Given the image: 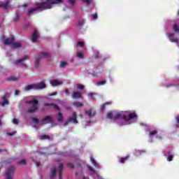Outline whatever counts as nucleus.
<instances>
[{"label": "nucleus", "mask_w": 179, "mask_h": 179, "mask_svg": "<svg viewBox=\"0 0 179 179\" xmlns=\"http://www.w3.org/2000/svg\"><path fill=\"white\" fill-rule=\"evenodd\" d=\"M176 122H178V124L175 125V127L178 128L179 127V116L176 117Z\"/></svg>", "instance_id": "47"}, {"label": "nucleus", "mask_w": 179, "mask_h": 179, "mask_svg": "<svg viewBox=\"0 0 179 179\" xmlns=\"http://www.w3.org/2000/svg\"><path fill=\"white\" fill-rule=\"evenodd\" d=\"M142 153H145V151L139 150H135V151H134L135 156H139V155H142Z\"/></svg>", "instance_id": "29"}, {"label": "nucleus", "mask_w": 179, "mask_h": 179, "mask_svg": "<svg viewBox=\"0 0 179 179\" xmlns=\"http://www.w3.org/2000/svg\"><path fill=\"white\" fill-rule=\"evenodd\" d=\"M88 96H90L93 100H96V98L94 97V94L93 92L89 93Z\"/></svg>", "instance_id": "46"}, {"label": "nucleus", "mask_w": 179, "mask_h": 179, "mask_svg": "<svg viewBox=\"0 0 179 179\" xmlns=\"http://www.w3.org/2000/svg\"><path fill=\"white\" fill-rule=\"evenodd\" d=\"M101 111H104V110H106V105L104 103L101 106Z\"/></svg>", "instance_id": "50"}, {"label": "nucleus", "mask_w": 179, "mask_h": 179, "mask_svg": "<svg viewBox=\"0 0 179 179\" xmlns=\"http://www.w3.org/2000/svg\"><path fill=\"white\" fill-rule=\"evenodd\" d=\"M55 174H57V169L55 167L52 168L51 174H50V179H54L55 178Z\"/></svg>", "instance_id": "22"}, {"label": "nucleus", "mask_w": 179, "mask_h": 179, "mask_svg": "<svg viewBox=\"0 0 179 179\" xmlns=\"http://www.w3.org/2000/svg\"><path fill=\"white\" fill-rule=\"evenodd\" d=\"M62 83H61L57 80H52L50 81V85L52 86H58V85H62Z\"/></svg>", "instance_id": "23"}, {"label": "nucleus", "mask_w": 179, "mask_h": 179, "mask_svg": "<svg viewBox=\"0 0 179 179\" xmlns=\"http://www.w3.org/2000/svg\"><path fill=\"white\" fill-rule=\"evenodd\" d=\"M62 0H45V2H42V3H45V6H50L51 8H52V5L55 3H61Z\"/></svg>", "instance_id": "8"}, {"label": "nucleus", "mask_w": 179, "mask_h": 179, "mask_svg": "<svg viewBox=\"0 0 179 179\" xmlns=\"http://www.w3.org/2000/svg\"><path fill=\"white\" fill-rule=\"evenodd\" d=\"M48 57H50V53L41 52L39 55L36 57V60L34 62L36 69H38V66H40V59H41V58H48Z\"/></svg>", "instance_id": "4"}, {"label": "nucleus", "mask_w": 179, "mask_h": 179, "mask_svg": "<svg viewBox=\"0 0 179 179\" xmlns=\"http://www.w3.org/2000/svg\"><path fill=\"white\" fill-rule=\"evenodd\" d=\"M65 93H66V94H69V90L66 89L65 90Z\"/></svg>", "instance_id": "57"}, {"label": "nucleus", "mask_w": 179, "mask_h": 179, "mask_svg": "<svg viewBox=\"0 0 179 179\" xmlns=\"http://www.w3.org/2000/svg\"><path fill=\"white\" fill-rule=\"evenodd\" d=\"M7 134L8 135V136H13V135H15V133H7Z\"/></svg>", "instance_id": "56"}, {"label": "nucleus", "mask_w": 179, "mask_h": 179, "mask_svg": "<svg viewBox=\"0 0 179 179\" xmlns=\"http://www.w3.org/2000/svg\"><path fill=\"white\" fill-rule=\"evenodd\" d=\"M13 122L14 124H15V125H17V124H19V121H18L17 119H16V118H14V119L13 120Z\"/></svg>", "instance_id": "49"}, {"label": "nucleus", "mask_w": 179, "mask_h": 179, "mask_svg": "<svg viewBox=\"0 0 179 179\" xmlns=\"http://www.w3.org/2000/svg\"><path fill=\"white\" fill-rule=\"evenodd\" d=\"M32 121L35 124H40V121L37 119V117H32Z\"/></svg>", "instance_id": "41"}, {"label": "nucleus", "mask_w": 179, "mask_h": 179, "mask_svg": "<svg viewBox=\"0 0 179 179\" xmlns=\"http://www.w3.org/2000/svg\"><path fill=\"white\" fill-rule=\"evenodd\" d=\"M90 159L93 166H94V167H97V162H96V159L93 158V156H90Z\"/></svg>", "instance_id": "25"}, {"label": "nucleus", "mask_w": 179, "mask_h": 179, "mask_svg": "<svg viewBox=\"0 0 179 179\" xmlns=\"http://www.w3.org/2000/svg\"><path fill=\"white\" fill-rule=\"evenodd\" d=\"M85 45V42L79 41L77 43V47H83Z\"/></svg>", "instance_id": "40"}, {"label": "nucleus", "mask_w": 179, "mask_h": 179, "mask_svg": "<svg viewBox=\"0 0 179 179\" xmlns=\"http://www.w3.org/2000/svg\"><path fill=\"white\" fill-rule=\"evenodd\" d=\"M106 83H107V80H103L96 83V86H103V85H106Z\"/></svg>", "instance_id": "33"}, {"label": "nucleus", "mask_w": 179, "mask_h": 179, "mask_svg": "<svg viewBox=\"0 0 179 179\" xmlns=\"http://www.w3.org/2000/svg\"><path fill=\"white\" fill-rule=\"evenodd\" d=\"M19 93H20L19 91H17V90L15 91V96H17V94H19Z\"/></svg>", "instance_id": "58"}, {"label": "nucleus", "mask_w": 179, "mask_h": 179, "mask_svg": "<svg viewBox=\"0 0 179 179\" xmlns=\"http://www.w3.org/2000/svg\"><path fill=\"white\" fill-rule=\"evenodd\" d=\"M83 2H84L85 3H87V5L89 6V5H90V3H92V0H82Z\"/></svg>", "instance_id": "43"}, {"label": "nucleus", "mask_w": 179, "mask_h": 179, "mask_svg": "<svg viewBox=\"0 0 179 179\" xmlns=\"http://www.w3.org/2000/svg\"><path fill=\"white\" fill-rule=\"evenodd\" d=\"M40 139H41V141H44L45 139L50 140V139H51V137H50V136L43 134L42 136H40Z\"/></svg>", "instance_id": "28"}, {"label": "nucleus", "mask_w": 179, "mask_h": 179, "mask_svg": "<svg viewBox=\"0 0 179 179\" xmlns=\"http://www.w3.org/2000/svg\"><path fill=\"white\" fill-rule=\"evenodd\" d=\"M15 166H10L6 171V179H13L12 177L15 174Z\"/></svg>", "instance_id": "6"}, {"label": "nucleus", "mask_w": 179, "mask_h": 179, "mask_svg": "<svg viewBox=\"0 0 179 179\" xmlns=\"http://www.w3.org/2000/svg\"><path fill=\"white\" fill-rule=\"evenodd\" d=\"M27 164L26 159H22L21 161L17 162V164H19L20 166H26Z\"/></svg>", "instance_id": "34"}, {"label": "nucleus", "mask_w": 179, "mask_h": 179, "mask_svg": "<svg viewBox=\"0 0 179 179\" xmlns=\"http://www.w3.org/2000/svg\"><path fill=\"white\" fill-rule=\"evenodd\" d=\"M33 90H36V84L29 85L24 88L25 92H29Z\"/></svg>", "instance_id": "21"}, {"label": "nucleus", "mask_w": 179, "mask_h": 179, "mask_svg": "<svg viewBox=\"0 0 179 179\" xmlns=\"http://www.w3.org/2000/svg\"><path fill=\"white\" fill-rule=\"evenodd\" d=\"M62 170H64V165L62 164H59L58 167L59 174H62Z\"/></svg>", "instance_id": "31"}, {"label": "nucleus", "mask_w": 179, "mask_h": 179, "mask_svg": "<svg viewBox=\"0 0 179 179\" xmlns=\"http://www.w3.org/2000/svg\"><path fill=\"white\" fill-rule=\"evenodd\" d=\"M43 106L45 107H52V108H53L54 110H58L59 113L57 116V121L59 122H62V121H64V115H62V113H61V108H59V106H58V105L52 103H44Z\"/></svg>", "instance_id": "2"}, {"label": "nucleus", "mask_w": 179, "mask_h": 179, "mask_svg": "<svg viewBox=\"0 0 179 179\" xmlns=\"http://www.w3.org/2000/svg\"><path fill=\"white\" fill-rule=\"evenodd\" d=\"M113 120H125V115L117 113L113 115Z\"/></svg>", "instance_id": "17"}, {"label": "nucleus", "mask_w": 179, "mask_h": 179, "mask_svg": "<svg viewBox=\"0 0 179 179\" xmlns=\"http://www.w3.org/2000/svg\"><path fill=\"white\" fill-rule=\"evenodd\" d=\"M56 94H57V92H53V93H52V94H50V96H56Z\"/></svg>", "instance_id": "60"}, {"label": "nucleus", "mask_w": 179, "mask_h": 179, "mask_svg": "<svg viewBox=\"0 0 179 179\" xmlns=\"http://www.w3.org/2000/svg\"><path fill=\"white\" fill-rule=\"evenodd\" d=\"M69 3H71L72 6H75V2H76V0H68Z\"/></svg>", "instance_id": "44"}, {"label": "nucleus", "mask_w": 179, "mask_h": 179, "mask_svg": "<svg viewBox=\"0 0 179 179\" xmlns=\"http://www.w3.org/2000/svg\"><path fill=\"white\" fill-rule=\"evenodd\" d=\"M6 104H9V101H8V99H6V94L3 96V103H2L3 107L4 106H6Z\"/></svg>", "instance_id": "27"}, {"label": "nucleus", "mask_w": 179, "mask_h": 179, "mask_svg": "<svg viewBox=\"0 0 179 179\" xmlns=\"http://www.w3.org/2000/svg\"><path fill=\"white\" fill-rule=\"evenodd\" d=\"M27 6H29V5L26 3L22 5V8H27Z\"/></svg>", "instance_id": "59"}, {"label": "nucleus", "mask_w": 179, "mask_h": 179, "mask_svg": "<svg viewBox=\"0 0 179 179\" xmlns=\"http://www.w3.org/2000/svg\"><path fill=\"white\" fill-rule=\"evenodd\" d=\"M47 85H45V83H44V81H42L38 84H35V90H41L43 89H45Z\"/></svg>", "instance_id": "12"}, {"label": "nucleus", "mask_w": 179, "mask_h": 179, "mask_svg": "<svg viewBox=\"0 0 179 179\" xmlns=\"http://www.w3.org/2000/svg\"><path fill=\"white\" fill-rule=\"evenodd\" d=\"M167 36L170 41H171V43H178L179 39L178 38L176 37V34L169 33V34H167Z\"/></svg>", "instance_id": "11"}, {"label": "nucleus", "mask_w": 179, "mask_h": 179, "mask_svg": "<svg viewBox=\"0 0 179 179\" xmlns=\"http://www.w3.org/2000/svg\"><path fill=\"white\" fill-rule=\"evenodd\" d=\"M59 179H62V174H59Z\"/></svg>", "instance_id": "61"}, {"label": "nucleus", "mask_w": 179, "mask_h": 179, "mask_svg": "<svg viewBox=\"0 0 179 179\" xmlns=\"http://www.w3.org/2000/svg\"><path fill=\"white\" fill-rule=\"evenodd\" d=\"M66 65H68V63L66 62H61L59 64V68H66Z\"/></svg>", "instance_id": "36"}, {"label": "nucleus", "mask_w": 179, "mask_h": 179, "mask_svg": "<svg viewBox=\"0 0 179 179\" xmlns=\"http://www.w3.org/2000/svg\"><path fill=\"white\" fill-rule=\"evenodd\" d=\"M88 169L90 170V171L92 172V174H94L96 173V171L93 169V168L90 166H88Z\"/></svg>", "instance_id": "45"}, {"label": "nucleus", "mask_w": 179, "mask_h": 179, "mask_svg": "<svg viewBox=\"0 0 179 179\" xmlns=\"http://www.w3.org/2000/svg\"><path fill=\"white\" fill-rule=\"evenodd\" d=\"M85 114H87V115H89L90 117H93L96 115V113H92V109H90L88 110H85Z\"/></svg>", "instance_id": "24"}, {"label": "nucleus", "mask_w": 179, "mask_h": 179, "mask_svg": "<svg viewBox=\"0 0 179 179\" xmlns=\"http://www.w3.org/2000/svg\"><path fill=\"white\" fill-rule=\"evenodd\" d=\"M78 88L80 89V90H83V89H85V86L82 85H78Z\"/></svg>", "instance_id": "51"}, {"label": "nucleus", "mask_w": 179, "mask_h": 179, "mask_svg": "<svg viewBox=\"0 0 179 179\" xmlns=\"http://www.w3.org/2000/svg\"><path fill=\"white\" fill-rule=\"evenodd\" d=\"M87 122H88V124H92V122H92V121L90 120V121H88Z\"/></svg>", "instance_id": "64"}, {"label": "nucleus", "mask_w": 179, "mask_h": 179, "mask_svg": "<svg viewBox=\"0 0 179 179\" xmlns=\"http://www.w3.org/2000/svg\"><path fill=\"white\" fill-rule=\"evenodd\" d=\"M71 122L69 121V119L67 120V121L65 122V123L64 124V127H66V125H68Z\"/></svg>", "instance_id": "53"}, {"label": "nucleus", "mask_w": 179, "mask_h": 179, "mask_svg": "<svg viewBox=\"0 0 179 179\" xmlns=\"http://www.w3.org/2000/svg\"><path fill=\"white\" fill-rule=\"evenodd\" d=\"M13 46L14 47V48H20V47H22V44H20V43L17 42H13Z\"/></svg>", "instance_id": "37"}, {"label": "nucleus", "mask_w": 179, "mask_h": 179, "mask_svg": "<svg viewBox=\"0 0 179 179\" xmlns=\"http://www.w3.org/2000/svg\"><path fill=\"white\" fill-rule=\"evenodd\" d=\"M71 97H73V99H80L82 97V94L79 92H73Z\"/></svg>", "instance_id": "20"}, {"label": "nucleus", "mask_w": 179, "mask_h": 179, "mask_svg": "<svg viewBox=\"0 0 179 179\" xmlns=\"http://www.w3.org/2000/svg\"><path fill=\"white\" fill-rule=\"evenodd\" d=\"M19 19H20V15L17 11H15V16L14 17V22H18Z\"/></svg>", "instance_id": "30"}, {"label": "nucleus", "mask_w": 179, "mask_h": 179, "mask_svg": "<svg viewBox=\"0 0 179 179\" xmlns=\"http://www.w3.org/2000/svg\"><path fill=\"white\" fill-rule=\"evenodd\" d=\"M52 122H54V119L52 117L47 115L41 120L39 124L41 125H45L46 124H52Z\"/></svg>", "instance_id": "7"}, {"label": "nucleus", "mask_w": 179, "mask_h": 179, "mask_svg": "<svg viewBox=\"0 0 179 179\" xmlns=\"http://www.w3.org/2000/svg\"><path fill=\"white\" fill-rule=\"evenodd\" d=\"M135 118H138V115L135 113H131L127 116L124 115V120L126 122H128V121H130V120H134Z\"/></svg>", "instance_id": "10"}, {"label": "nucleus", "mask_w": 179, "mask_h": 179, "mask_svg": "<svg viewBox=\"0 0 179 179\" xmlns=\"http://www.w3.org/2000/svg\"><path fill=\"white\" fill-rule=\"evenodd\" d=\"M157 134V130H153V131L149 132V136H150V138H152V136H153V135H156Z\"/></svg>", "instance_id": "38"}, {"label": "nucleus", "mask_w": 179, "mask_h": 179, "mask_svg": "<svg viewBox=\"0 0 179 179\" xmlns=\"http://www.w3.org/2000/svg\"><path fill=\"white\" fill-rule=\"evenodd\" d=\"M67 166L69 167V169H73V164L72 163L67 164Z\"/></svg>", "instance_id": "52"}, {"label": "nucleus", "mask_w": 179, "mask_h": 179, "mask_svg": "<svg viewBox=\"0 0 179 179\" xmlns=\"http://www.w3.org/2000/svg\"><path fill=\"white\" fill-rule=\"evenodd\" d=\"M10 0H7L6 2H1L0 1V8H3V9H9L10 8Z\"/></svg>", "instance_id": "13"}, {"label": "nucleus", "mask_w": 179, "mask_h": 179, "mask_svg": "<svg viewBox=\"0 0 179 179\" xmlns=\"http://www.w3.org/2000/svg\"><path fill=\"white\" fill-rule=\"evenodd\" d=\"M27 104H32V106H29L27 113H36L38 110V100L32 99L27 101Z\"/></svg>", "instance_id": "3"}, {"label": "nucleus", "mask_w": 179, "mask_h": 179, "mask_svg": "<svg viewBox=\"0 0 179 179\" xmlns=\"http://www.w3.org/2000/svg\"><path fill=\"white\" fill-rule=\"evenodd\" d=\"M92 76H94V78H99V75L96 73H92Z\"/></svg>", "instance_id": "54"}, {"label": "nucleus", "mask_w": 179, "mask_h": 179, "mask_svg": "<svg viewBox=\"0 0 179 179\" xmlns=\"http://www.w3.org/2000/svg\"><path fill=\"white\" fill-rule=\"evenodd\" d=\"M130 155H128L126 157H122L119 158V163H122V164H124V163H125V162H127V160H128V159H129Z\"/></svg>", "instance_id": "19"}, {"label": "nucleus", "mask_w": 179, "mask_h": 179, "mask_svg": "<svg viewBox=\"0 0 179 179\" xmlns=\"http://www.w3.org/2000/svg\"><path fill=\"white\" fill-rule=\"evenodd\" d=\"M27 59H30V57H29L28 55H25L22 58L14 61L13 64L14 65H17V66H22V68L27 69V64L24 63V62Z\"/></svg>", "instance_id": "5"}, {"label": "nucleus", "mask_w": 179, "mask_h": 179, "mask_svg": "<svg viewBox=\"0 0 179 179\" xmlns=\"http://www.w3.org/2000/svg\"><path fill=\"white\" fill-rule=\"evenodd\" d=\"M106 117L109 118V120H114V115H113V112H109L106 115Z\"/></svg>", "instance_id": "35"}, {"label": "nucleus", "mask_w": 179, "mask_h": 179, "mask_svg": "<svg viewBox=\"0 0 179 179\" xmlns=\"http://www.w3.org/2000/svg\"><path fill=\"white\" fill-rule=\"evenodd\" d=\"M13 43H15V36L4 39V45H10V44H13Z\"/></svg>", "instance_id": "14"}, {"label": "nucleus", "mask_w": 179, "mask_h": 179, "mask_svg": "<svg viewBox=\"0 0 179 179\" xmlns=\"http://www.w3.org/2000/svg\"><path fill=\"white\" fill-rule=\"evenodd\" d=\"M73 106H75L78 108H80V107H83V102H74L73 103Z\"/></svg>", "instance_id": "26"}, {"label": "nucleus", "mask_w": 179, "mask_h": 179, "mask_svg": "<svg viewBox=\"0 0 179 179\" xmlns=\"http://www.w3.org/2000/svg\"><path fill=\"white\" fill-rule=\"evenodd\" d=\"M20 79V76L15 77L11 76L7 78L8 82H16V80H19Z\"/></svg>", "instance_id": "18"}, {"label": "nucleus", "mask_w": 179, "mask_h": 179, "mask_svg": "<svg viewBox=\"0 0 179 179\" xmlns=\"http://www.w3.org/2000/svg\"><path fill=\"white\" fill-rule=\"evenodd\" d=\"M47 9H51V6L49 5L46 6L45 3H43V2L38 3L36 4V8L29 10L28 13L29 15H31V13L37 10L43 12V10H47Z\"/></svg>", "instance_id": "1"}, {"label": "nucleus", "mask_w": 179, "mask_h": 179, "mask_svg": "<svg viewBox=\"0 0 179 179\" xmlns=\"http://www.w3.org/2000/svg\"><path fill=\"white\" fill-rule=\"evenodd\" d=\"M173 29L175 33H179V26L177 24H173Z\"/></svg>", "instance_id": "32"}, {"label": "nucleus", "mask_w": 179, "mask_h": 179, "mask_svg": "<svg viewBox=\"0 0 179 179\" xmlns=\"http://www.w3.org/2000/svg\"><path fill=\"white\" fill-rule=\"evenodd\" d=\"M83 24H85V20H80L79 22H78V26L82 27Z\"/></svg>", "instance_id": "42"}, {"label": "nucleus", "mask_w": 179, "mask_h": 179, "mask_svg": "<svg viewBox=\"0 0 179 179\" xmlns=\"http://www.w3.org/2000/svg\"><path fill=\"white\" fill-rule=\"evenodd\" d=\"M69 121L70 122H73V124H78V117L76 116V112L73 113L72 117L69 118Z\"/></svg>", "instance_id": "15"}, {"label": "nucleus", "mask_w": 179, "mask_h": 179, "mask_svg": "<svg viewBox=\"0 0 179 179\" xmlns=\"http://www.w3.org/2000/svg\"><path fill=\"white\" fill-rule=\"evenodd\" d=\"M37 38H38V31H37V29H35L32 34V43H36V41H37Z\"/></svg>", "instance_id": "16"}, {"label": "nucleus", "mask_w": 179, "mask_h": 179, "mask_svg": "<svg viewBox=\"0 0 179 179\" xmlns=\"http://www.w3.org/2000/svg\"><path fill=\"white\" fill-rule=\"evenodd\" d=\"M36 167H40V162H36Z\"/></svg>", "instance_id": "62"}, {"label": "nucleus", "mask_w": 179, "mask_h": 179, "mask_svg": "<svg viewBox=\"0 0 179 179\" xmlns=\"http://www.w3.org/2000/svg\"><path fill=\"white\" fill-rule=\"evenodd\" d=\"M165 157H166L167 162H173L174 159V153L172 150H167L166 154H164Z\"/></svg>", "instance_id": "9"}, {"label": "nucleus", "mask_w": 179, "mask_h": 179, "mask_svg": "<svg viewBox=\"0 0 179 179\" xmlns=\"http://www.w3.org/2000/svg\"><path fill=\"white\" fill-rule=\"evenodd\" d=\"M76 57H78V58L83 59V53L81 52H78L76 53Z\"/></svg>", "instance_id": "39"}, {"label": "nucleus", "mask_w": 179, "mask_h": 179, "mask_svg": "<svg viewBox=\"0 0 179 179\" xmlns=\"http://www.w3.org/2000/svg\"><path fill=\"white\" fill-rule=\"evenodd\" d=\"M4 150H5V152H6V150L0 149V153H2V152H4Z\"/></svg>", "instance_id": "63"}, {"label": "nucleus", "mask_w": 179, "mask_h": 179, "mask_svg": "<svg viewBox=\"0 0 179 179\" xmlns=\"http://www.w3.org/2000/svg\"><path fill=\"white\" fill-rule=\"evenodd\" d=\"M92 17L94 19V20H97V17H98L97 13L93 14V15H92Z\"/></svg>", "instance_id": "48"}, {"label": "nucleus", "mask_w": 179, "mask_h": 179, "mask_svg": "<svg viewBox=\"0 0 179 179\" xmlns=\"http://www.w3.org/2000/svg\"><path fill=\"white\" fill-rule=\"evenodd\" d=\"M111 104H113L112 102H106L104 103L105 106H111Z\"/></svg>", "instance_id": "55"}]
</instances>
